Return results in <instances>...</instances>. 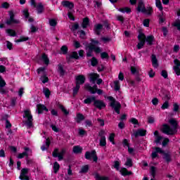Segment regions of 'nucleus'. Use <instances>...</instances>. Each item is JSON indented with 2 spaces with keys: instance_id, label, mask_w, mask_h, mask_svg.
Returning a JSON list of instances; mask_svg holds the SVG:
<instances>
[{
  "instance_id": "f257e3e1",
  "label": "nucleus",
  "mask_w": 180,
  "mask_h": 180,
  "mask_svg": "<svg viewBox=\"0 0 180 180\" xmlns=\"http://www.w3.org/2000/svg\"><path fill=\"white\" fill-rule=\"evenodd\" d=\"M169 123L172 127L167 124H163L161 131L164 134H167V136H174V134L178 133V127H179L178 121L174 118H171L169 120Z\"/></svg>"
},
{
  "instance_id": "f03ea898",
  "label": "nucleus",
  "mask_w": 180,
  "mask_h": 180,
  "mask_svg": "<svg viewBox=\"0 0 180 180\" xmlns=\"http://www.w3.org/2000/svg\"><path fill=\"white\" fill-rule=\"evenodd\" d=\"M91 43H89L86 46V49H88V51L86 53V57H92V53L94 51L96 54H99V53H102V49L99 46H101V42L98 40H95L94 39H90Z\"/></svg>"
},
{
  "instance_id": "7ed1b4c3",
  "label": "nucleus",
  "mask_w": 180,
  "mask_h": 180,
  "mask_svg": "<svg viewBox=\"0 0 180 180\" xmlns=\"http://www.w3.org/2000/svg\"><path fill=\"white\" fill-rule=\"evenodd\" d=\"M92 102H94L93 105L99 110H102V109L106 108V103H105L102 100L96 99V97H95V96H91V97H88L87 98L84 100V103H85L86 105H91Z\"/></svg>"
},
{
  "instance_id": "20e7f679",
  "label": "nucleus",
  "mask_w": 180,
  "mask_h": 180,
  "mask_svg": "<svg viewBox=\"0 0 180 180\" xmlns=\"http://www.w3.org/2000/svg\"><path fill=\"white\" fill-rule=\"evenodd\" d=\"M137 12H141V13H145V15H148V16H151L154 10H153V7L148 6L146 8V4H144V1L143 0H139L138 1V6L136 8Z\"/></svg>"
},
{
  "instance_id": "39448f33",
  "label": "nucleus",
  "mask_w": 180,
  "mask_h": 180,
  "mask_svg": "<svg viewBox=\"0 0 180 180\" xmlns=\"http://www.w3.org/2000/svg\"><path fill=\"white\" fill-rule=\"evenodd\" d=\"M107 99L110 101V106L114 109L116 114L120 115L122 104L119 101H116V99L113 96H108Z\"/></svg>"
},
{
  "instance_id": "423d86ee",
  "label": "nucleus",
  "mask_w": 180,
  "mask_h": 180,
  "mask_svg": "<svg viewBox=\"0 0 180 180\" xmlns=\"http://www.w3.org/2000/svg\"><path fill=\"white\" fill-rule=\"evenodd\" d=\"M59 151L60 149H58V148H54L52 152V157H53V158H58V161H63L64 160V155H65V153H67V150L63 148L60 150V153Z\"/></svg>"
},
{
  "instance_id": "0eeeda50",
  "label": "nucleus",
  "mask_w": 180,
  "mask_h": 180,
  "mask_svg": "<svg viewBox=\"0 0 180 180\" xmlns=\"http://www.w3.org/2000/svg\"><path fill=\"white\" fill-rule=\"evenodd\" d=\"M22 117L26 118L25 124L30 129V127H33V115H32V112L29 110H24V115Z\"/></svg>"
},
{
  "instance_id": "6e6552de",
  "label": "nucleus",
  "mask_w": 180,
  "mask_h": 180,
  "mask_svg": "<svg viewBox=\"0 0 180 180\" xmlns=\"http://www.w3.org/2000/svg\"><path fill=\"white\" fill-rule=\"evenodd\" d=\"M84 158L86 160H89V161L93 159L94 162H98V155H96V150H93L91 152L86 151L85 153Z\"/></svg>"
},
{
  "instance_id": "1a4fd4ad",
  "label": "nucleus",
  "mask_w": 180,
  "mask_h": 180,
  "mask_svg": "<svg viewBox=\"0 0 180 180\" xmlns=\"http://www.w3.org/2000/svg\"><path fill=\"white\" fill-rule=\"evenodd\" d=\"M9 16L10 18L6 22V25L11 26V25H18V23H20L18 20L15 19V13H13V11L9 12Z\"/></svg>"
},
{
  "instance_id": "9d476101",
  "label": "nucleus",
  "mask_w": 180,
  "mask_h": 180,
  "mask_svg": "<svg viewBox=\"0 0 180 180\" xmlns=\"http://www.w3.org/2000/svg\"><path fill=\"white\" fill-rule=\"evenodd\" d=\"M84 89H86V91H88V92H90V94L95 95L98 89V85L94 84L93 86H91V84H87L84 85Z\"/></svg>"
},
{
  "instance_id": "9b49d317",
  "label": "nucleus",
  "mask_w": 180,
  "mask_h": 180,
  "mask_svg": "<svg viewBox=\"0 0 180 180\" xmlns=\"http://www.w3.org/2000/svg\"><path fill=\"white\" fill-rule=\"evenodd\" d=\"M86 78L84 75H79L75 77V84L77 85H84L85 84Z\"/></svg>"
},
{
  "instance_id": "f8f14e48",
  "label": "nucleus",
  "mask_w": 180,
  "mask_h": 180,
  "mask_svg": "<svg viewBox=\"0 0 180 180\" xmlns=\"http://www.w3.org/2000/svg\"><path fill=\"white\" fill-rule=\"evenodd\" d=\"M27 174H29V169L27 168H23L21 169L20 174V179L21 180H29V176H27Z\"/></svg>"
},
{
  "instance_id": "ddd939ff",
  "label": "nucleus",
  "mask_w": 180,
  "mask_h": 180,
  "mask_svg": "<svg viewBox=\"0 0 180 180\" xmlns=\"http://www.w3.org/2000/svg\"><path fill=\"white\" fill-rule=\"evenodd\" d=\"M147 135V130L144 129H138L137 131L134 133V136L136 139H137V137L140 136V137H144V136Z\"/></svg>"
},
{
  "instance_id": "4468645a",
  "label": "nucleus",
  "mask_w": 180,
  "mask_h": 180,
  "mask_svg": "<svg viewBox=\"0 0 180 180\" xmlns=\"http://www.w3.org/2000/svg\"><path fill=\"white\" fill-rule=\"evenodd\" d=\"M37 110L38 112V115L43 114V112H49V108L44 104H37Z\"/></svg>"
},
{
  "instance_id": "2eb2a0df",
  "label": "nucleus",
  "mask_w": 180,
  "mask_h": 180,
  "mask_svg": "<svg viewBox=\"0 0 180 180\" xmlns=\"http://www.w3.org/2000/svg\"><path fill=\"white\" fill-rule=\"evenodd\" d=\"M99 77L101 76L98 73L93 72V73L89 74V79L90 82H91V84H96Z\"/></svg>"
},
{
  "instance_id": "dca6fc26",
  "label": "nucleus",
  "mask_w": 180,
  "mask_h": 180,
  "mask_svg": "<svg viewBox=\"0 0 180 180\" xmlns=\"http://www.w3.org/2000/svg\"><path fill=\"white\" fill-rule=\"evenodd\" d=\"M162 158L165 160L167 164H169L172 161V158L171 157V152H164L162 154Z\"/></svg>"
},
{
  "instance_id": "f3484780",
  "label": "nucleus",
  "mask_w": 180,
  "mask_h": 180,
  "mask_svg": "<svg viewBox=\"0 0 180 180\" xmlns=\"http://www.w3.org/2000/svg\"><path fill=\"white\" fill-rule=\"evenodd\" d=\"M138 40L139 41V44H143L145 46L146 44V34L143 33L141 31L139 32L138 35Z\"/></svg>"
},
{
  "instance_id": "a211bd4d",
  "label": "nucleus",
  "mask_w": 180,
  "mask_h": 180,
  "mask_svg": "<svg viewBox=\"0 0 180 180\" xmlns=\"http://www.w3.org/2000/svg\"><path fill=\"white\" fill-rule=\"evenodd\" d=\"M61 5L64 7V8H68V9H72L74 8V3L70 1H63L61 2Z\"/></svg>"
},
{
  "instance_id": "6ab92c4d",
  "label": "nucleus",
  "mask_w": 180,
  "mask_h": 180,
  "mask_svg": "<svg viewBox=\"0 0 180 180\" xmlns=\"http://www.w3.org/2000/svg\"><path fill=\"white\" fill-rule=\"evenodd\" d=\"M66 58L68 61H70V60H79V56H78V52L72 51L71 54Z\"/></svg>"
},
{
  "instance_id": "aec40b11",
  "label": "nucleus",
  "mask_w": 180,
  "mask_h": 180,
  "mask_svg": "<svg viewBox=\"0 0 180 180\" xmlns=\"http://www.w3.org/2000/svg\"><path fill=\"white\" fill-rule=\"evenodd\" d=\"M120 172L122 176H130V175H133V172H129L126 167L121 168Z\"/></svg>"
},
{
  "instance_id": "412c9836",
  "label": "nucleus",
  "mask_w": 180,
  "mask_h": 180,
  "mask_svg": "<svg viewBox=\"0 0 180 180\" xmlns=\"http://www.w3.org/2000/svg\"><path fill=\"white\" fill-rule=\"evenodd\" d=\"M151 61L153 67H154V68H158V59H157L155 54L151 55Z\"/></svg>"
},
{
  "instance_id": "4be33fe9",
  "label": "nucleus",
  "mask_w": 180,
  "mask_h": 180,
  "mask_svg": "<svg viewBox=\"0 0 180 180\" xmlns=\"http://www.w3.org/2000/svg\"><path fill=\"white\" fill-rule=\"evenodd\" d=\"M103 29V25L102 24H97L94 25V32L97 36H99L101 34V32H102V30Z\"/></svg>"
},
{
  "instance_id": "5701e85b",
  "label": "nucleus",
  "mask_w": 180,
  "mask_h": 180,
  "mask_svg": "<svg viewBox=\"0 0 180 180\" xmlns=\"http://www.w3.org/2000/svg\"><path fill=\"white\" fill-rule=\"evenodd\" d=\"M57 106L59 109H60L65 116H68V115H70V111L67 110L63 104L58 103Z\"/></svg>"
},
{
  "instance_id": "b1692460",
  "label": "nucleus",
  "mask_w": 180,
  "mask_h": 180,
  "mask_svg": "<svg viewBox=\"0 0 180 180\" xmlns=\"http://www.w3.org/2000/svg\"><path fill=\"white\" fill-rule=\"evenodd\" d=\"M81 26L82 29H86L89 26V18L85 17L83 18Z\"/></svg>"
},
{
  "instance_id": "393cba45",
  "label": "nucleus",
  "mask_w": 180,
  "mask_h": 180,
  "mask_svg": "<svg viewBox=\"0 0 180 180\" xmlns=\"http://www.w3.org/2000/svg\"><path fill=\"white\" fill-rule=\"evenodd\" d=\"M58 72L60 74V77H64L65 75V70H64V66L61 63L58 65Z\"/></svg>"
},
{
  "instance_id": "a878e982",
  "label": "nucleus",
  "mask_w": 180,
  "mask_h": 180,
  "mask_svg": "<svg viewBox=\"0 0 180 180\" xmlns=\"http://www.w3.org/2000/svg\"><path fill=\"white\" fill-rule=\"evenodd\" d=\"M41 59L43 60L45 65H49V64H50V59L49 58L47 54L45 53H42Z\"/></svg>"
},
{
  "instance_id": "bb28decb",
  "label": "nucleus",
  "mask_w": 180,
  "mask_h": 180,
  "mask_svg": "<svg viewBox=\"0 0 180 180\" xmlns=\"http://www.w3.org/2000/svg\"><path fill=\"white\" fill-rule=\"evenodd\" d=\"M76 122L79 124L83 120H85V116L81 113H77L75 118Z\"/></svg>"
},
{
  "instance_id": "cd10ccee",
  "label": "nucleus",
  "mask_w": 180,
  "mask_h": 180,
  "mask_svg": "<svg viewBox=\"0 0 180 180\" xmlns=\"http://www.w3.org/2000/svg\"><path fill=\"white\" fill-rule=\"evenodd\" d=\"M154 40L155 39L153 35H149L148 37H146V41H147L148 46H153Z\"/></svg>"
},
{
  "instance_id": "c85d7f7f",
  "label": "nucleus",
  "mask_w": 180,
  "mask_h": 180,
  "mask_svg": "<svg viewBox=\"0 0 180 180\" xmlns=\"http://www.w3.org/2000/svg\"><path fill=\"white\" fill-rule=\"evenodd\" d=\"M37 13L40 15L41 13H43L44 11V6H43V4L39 3L38 5L36 6Z\"/></svg>"
},
{
  "instance_id": "c756f323",
  "label": "nucleus",
  "mask_w": 180,
  "mask_h": 180,
  "mask_svg": "<svg viewBox=\"0 0 180 180\" xmlns=\"http://www.w3.org/2000/svg\"><path fill=\"white\" fill-rule=\"evenodd\" d=\"M84 149L79 146H75L73 147V153L74 154H81V153H82V150Z\"/></svg>"
},
{
  "instance_id": "7c9ffc66",
  "label": "nucleus",
  "mask_w": 180,
  "mask_h": 180,
  "mask_svg": "<svg viewBox=\"0 0 180 180\" xmlns=\"http://www.w3.org/2000/svg\"><path fill=\"white\" fill-rule=\"evenodd\" d=\"M43 94L45 95V98L49 99V98H50V95H51V91H50L49 88L44 87L43 89Z\"/></svg>"
},
{
  "instance_id": "2f4dec72",
  "label": "nucleus",
  "mask_w": 180,
  "mask_h": 180,
  "mask_svg": "<svg viewBox=\"0 0 180 180\" xmlns=\"http://www.w3.org/2000/svg\"><path fill=\"white\" fill-rule=\"evenodd\" d=\"M6 33H8V36L11 37H16V31L12 29H7Z\"/></svg>"
},
{
  "instance_id": "473e14b6",
  "label": "nucleus",
  "mask_w": 180,
  "mask_h": 180,
  "mask_svg": "<svg viewBox=\"0 0 180 180\" xmlns=\"http://www.w3.org/2000/svg\"><path fill=\"white\" fill-rule=\"evenodd\" d=\"M60 53L64 56L68 54V46L67 45H63L60 48Z\"/></svg>"
},
{
  "instance_id": "72a5a7b5",
  "label": "nucleus",
  "mask_w": 180,
  "mask_h": 180,
  "mask_svg": "<svg viewBox=\"0 0 180 180\" xmlns=\"http://www.w3.org/2000/svg\"><path fill=\"white\" fill-rule=\"evenodd\" d=\"M131 74L132 75H140V71L134 66H131Z\"/></svg>"
},
{
  "instance_id": "f704fd0d",
  "label": "nucleus",
  "mask_w": 180,
  "mask_h": 180,
  "mask_svg": "<svg viewBox=\"0 0 180 180\" xmlns=\"http://www.w3.org/2000/svg\"><path fill=\"white\" fill-rule=\"evenodd\" d=\"M115 137H116V134L115 133L110 134L109 137H108V140H109L110 143H112V144H113V146H115V144H116V143L115 142Z\"/></svg>"
},
{
  "instance_id": "c9c22d12",
  "label": "nucleus",
  "mask_w": 180,
  "mask_h": 180,
  "mask_svg": "<svg viewBox=\"0 0 180 180\" xmlns=\"http://www.w3.org/2000/svg\"><path fill=\"white\" fill-rule=\"evenodd\" d=\"M119 11L122 12V13H130L131 12V8L129 7L120 8Z\"/></svg>"
},
{
  "instance_id": "e433bc0d",
  "label": "nucleus",
  "mask_w": 180,
  "mask_h": 180,
  "mask_svg": "<svg viewBox=\"0 0 180 180\" xmlns=\"http://www.w3.org/2000/svg\"><path fill=\"white\" fill-rule=\"evenodd\" d=\"M58 171H60V164L58 163V162H55L53 163V172L54 174H57Z\"/></svg>"
},
{
  "instance_id": "4c0bfd02",
  "label": "nucleus",
  "mask_w": 180,
  "mask_h": 180,
  "mask_svg": "<svg viewBox=\"0 0 180 180\" xmlns=\"http://www.w3.org/2000/svg\"><path fill=\"white\" fill-rule=\"evenodd\" d=\"M39 79L41 81L42 84H47V82H49V77H47V75L46 74H44V75L41 76Z\"/></svg>"
},
{
  "instance_id": "58836bf2",
  "label": "nucleus",
  "mask_w": 180,
  "mask_h": 180,
  "mask_svg": "<svg viewBox=\"0 0 180 180\" xmlns=\"http://www.w3.org/2000/svg\"><path fill=\"white\" fill-rule=\"evenodd\" d=\"M158 18L159 19V24L162 25L165 22V18H164V13L162 12V13L159 14L158 15Z\"/></svg>"
},
{
  "instance_id": "ea45409f",
  "label": "nucleus",
  "mask_w": 180,
  "mask_h": 180,
  "mask_svg": "<svg viewBox=\"0 0 180 180\" xmlns=\"http://www.w3.org/2000/svg\"><path fill=\"white\" fill-rule=\"evenodd\" d=\"M99 63L98 59L96 57H92L91 59V64L92 67H96L97 64Z\"/></svg>"
},
{
  "instance_id": "a19ab883",
  "label": "nucleus",
  "mask_w": 180,
  "mask_h": 180,
  "mask_svg": "<svg viewBox=\"0 0 180 180\" xmlns=\"http://www.w3.org/2000/svg\"><path fill=\"white\" fill-rule=\"evenodd\" d=\"M88 171H89V165H85L84 166L82 167L80 172H82V174H86Z\"/></svg>"
},
{
  "instance_id": "79ce46f5",
  "label": "nucleus",
  "mask_w": 180,
  "mask_h": 180,
  "mask_svg": "<svg viewBox=\"0 0 180 180\" xmlns=\"http://www.w3.org/2000/svg\"><path fill=\"white\" fill-rule=\"evenodd\" d=\"M76 86L73 88V96H76V95H78V91H79V88H81V86L79 84H75Z\"/></svg>"
},
{
  "instance_id": "37998d69",
  "label": "nucleus",
  "mask_w": 180,
  "mask_h": 180,
  "mask_svg": "<svg viewBox=\"0 0 180 180\" xmlns=\"http://www.w3.org/2000/svg\"><path fill=\"white\" fill-rule=\"evenodd\" d=\"M99 146L101 147H105L106 146V137H102L100 139Z\"/></svg>"
},
{
  "instance_id": "c03bdc74",
  "label": "nucleus",
  "mask_w": 180,
  "mask_h": 180,
  "mask_svg": "<svg viewBox=\"0 0 180 180\" xmlns=\"http://www.w3.org/2000/svg\"><path fill=\"white\" fill-rule=\"evenodd\" d=\"M155 6L156 8H158L160 11H162V9H164L161 0H155Z\"/></svg>"
},
{
  "instance_id": "a18cd8bd",
  "label": "nucleus",
  "mask_w": 180,
  "mask_h": 180,
  "mask_svg": "<svg viewBox=\"0 0 180 180\" xmlns=\"http://www.w3.org/2000/svg\"><path fill=\"white\" fill-rule=\"evenodd\" d=\"M101 60H109V53L108 52H102L101 53Z\"/></svg>"
},
{
  "instance_id": "49530a36",
  "label": "nucleus",
  "mask_w": 180,
  "mask_h": 180,
  "mask_svg": "<svg viewBox=\"0 0 180 180\" xmlns=\"http://www.w3.org/2000/svg\"><path fill=\"white\" fill-rule=\"evenodd\" d=\"M79 29V24L78 22H75L74 25H72L70 30L72 32H75Z\"/></svg>"
},
{
  "instance_id": "de8ad7c7",
  "label": "nucleus",
  "mask_w": 180,
  "mask_h": 180,
  "mask_svg": "<svg viewBox=\"0 0 180 180\" xmlns=\"http://www.w3.org/2000/svg\"><path fill=\"white\" fill-rule=\"evenodd\" d=\"M125 165L127 167H129V168L133 167V160H131V158H127Z\"/></svg>"
},
{
  "instance_id": "09e8293b",
  "label": "nucleus",
  "mask_w": 180,
  "mask_h": 180,
  "mask_svg": "<svg viewBox=\"0 0 180 180\" xmlns=\"http://www.w3.org/2000/svg\"><path fill=\"white\" fill-rule=\"evenodd\" d=\"M27 40H29V37H20L15 41L16 43H22V41H27Z\"/></svg>"
},
{
  "instance_id": "8fccbe9b",
  "label": "nucleus",
  "mask_w": 180,
  "mask_h": 180,
  "mask_svg": "<svg viewBox=\"0 0 180 180\" xmlns=\"http://www.w3.org/2000/svg\"><path fill=\"white\" fill-rule=\"evenodd\" d=\"M174 27H176L177 30L180 32V20H176L173 24Z\"/></svg>"
},
{
  "instance_id": "3c124183",
  "label": "nucleus",
  "mask_w": 180,
  "mask_h": 180,
  "mask_svg": "<svg viewBox=\"0 0 180 180\" xmlns=\"http://www.w3.org/2000/svg\"><path fill=\"white\" fill-rule=\"evenodd\" d=\"M22 15L25 16V19H29V17L30 16V13H29V10L27 8H25L22 11Z\"/></svg>"
},
{
  "instance_id": "603ef678",
  "label": "nucleus",
  "mask_w": 180,
  "mask_h": 180,
  "mask_svg": "<svg viewBox=\"0 0 180 180\" xmlns=\"http://www.w3.org/2000/svg\"><path fill=\"white\" fill-rule=\"evenodd\" d=\"M169 108V102L168 101H166L161 106V109L162 110H165V109H168Z\"/></svg>"
},
{
  "instance_id": "864d4df0",
  "label": "nucleus",
  "mask_w": 180,
  "mask_h": 180,
  "mask_svg": "<svg viewBox=\"0 0 180 180\" xmlns=\"http://www.w3.org/2000/svg\"><path fill=\"white\" fill-rule=\"evenodd\" d=\"M114 85L115 91H120V84L119 83V81L114 82Z\"/></svg>"
},
{
  "instance_id": "5fc2aeb1",
  "label": "nucleus",
  "mask_w": 180,
  "mask_h": 180,
  "mask_svg": "<svg viewBox=\"0 0 180 180\" xmlns=\"http://www.w3.org/2000/svg\"><path fill=\"white\" fill-rule=\"evenodd\" d=\"M49 25L53 27H56L57 26V20L56 19H50L49 20Z\"/></svg>"
},
{
  "instance_id": "6e6d98bb",
  "label": "nucleus",
  "mask_w": 180,
  "mask_h": 180,
  "mask_svg": "<svg viewBox=\"0 0 180 180\" xmlns=\"http://www.w3.org/2000/svg\"><path fill=\"white\" fill-rule=\"evenodd\" d=\"M113 167L117 169V171H119V169H120V162L117 160L114 161Z\"/></svg>"
},
{
  "instance_id": "4d7b16f0",
  "label": "nucleus",
  "mask_w": 180,
  "mask_h": 180,
  "mask_svg": "<svg viewBox=\"0 0 180 180\" xmlns=\"http://www.w3.org/2000/svg\"><path fill=\"white\" fill-rule=\"evenodd\" d=\"M165 152V150H162L161 148L160 147H156L155 148V153H159V154H164V153Z\"/></svg>"
},
{
  "instance_id": "13d9d810",
  "label": "nucleus",
  "mask_w": 180,
  "mask_h": 180,
  "mask_svg": "<svg viewBox=\"0 0 180 180\" xmlns=\"http://www.w3.org/2000/svg\"><path fill=\"white\" fill-rule=\"evenodd\" d=\"M143 24L145 27H150V19L148 18L144 19Z\"/></svg>"
},
{
  "instance_id": "bf43d9fd",
  "label": "nucleus",
  "mask_w": 180,
  "mask_h": 180,
  "mask_svg": "<svg viewBox=\"0 0 180 180\" xmlns=\"http://www.w3.org/2000/svg\"><path fill=\"white\" fill-rule=\"evenodd\" d=\"M122 146L123 147H129L130 146V143H129V140H127V139H124L122 140Z\"/></svg>"
},
{
  "instance_id": "052dcab7",
  "label": "nucleus",
  "mask_w": 180,
  "mask_h": 180,
  "mask_svg": "<svg viewBox=\"0 0 180 180\" xmlns=\"http://www.w3.org/2000/svg\"><path fill=\"white\" fill-rule=\"evenodd\" d=\"M155 172H156L155 167L152 166L150 167V174L152 175L153 179L155 178Z\"/></svg>"
},
{
  "instance_id": "680f3d73",
  "label": "nucleus",
  "mask_w": 180,
  "mask_h": 180,
  "mask_svg": "<svg viewBox=\"0 0 180 180\" xmlns=\"http://www.w3.org/2000/svg\"><path fill=\"white\" fill-rule=\"evenodd\" d=\"M168 143H169V139L165 138L163 139V141L162 142V147H166L168 145Z\"/></svg>"
},
{
  "instance_id": "e2e57ef3",
  "label": "nucleus",
  "mask_w": 180,
  "mask_h": 180,
  "mask_svg": "<svg viewBox=\"0 0 180 180\" xmlns=\"http://www.w3.org/2000/svg\"><path fill=\"white\" fill-rule=\"evenodd\" d=\"M162 31L164 37H167V34H168V28H167V27H162Z\"/></svg>"
},
{
  "instance_id": "0e129e2a",
  "label": "nucleus",
  "mask_w": 180,
  "mask_h": 180,
  "mask_svg": "<svg viewBox=\"0 0 180 180\" xmlns=\"http://www.w3.org/2000/svg\"><path fill=\"white\" fill-rule=\"evenodd\" d=\"M161 75L163 77V78H165V79H167V78H168V72H167L165 70H163L161 72Z\"/></svg>"
},
{
  "instance_id": "69168bd1",
  "label": "nucleus",
  "mask_w": 180,
  "mask_h": 180,
  "mask_svg": "<svg viewBox=\"0 0 180 180\" xmlns=\"http://www.w3.org/2000/svg\"><path fill=\"white\" fill-rule=\"evenodd\" d=\"M44 71H46L45 67H40L37 70V72L38 75L41 74V72H44Z\"/></svg>"
},
{
  "instance_id": "338daca9",
  "label": "nucleus",
  "mask_w": 180,
  "mask_h": 180,
  "mask_svg": "<svg viewBox=\"0 0 180 180\" xmlns=\"http://www.w3.org/2000/svg\"><path fill=\"white\" fill-rule=\"evenodd\" d=\"M116 18L118 22H121V23H124V17H123L122 15H117Z\"/></svg>"
},
{
  "instance_id": "774afa93",
  "label": "nucleus",
  "mask_w": 180,
  "mask_h": 180,
  "mask_svg": "<svg viewBox=\"0 0 180 180\" xmlns=\"http://www.w3.org/2000/svg\"><path fill=\"white\" fill-rule=\"evenodd\" d=\"M174 63L175 65L174 67L180 68V60L179 59H174Z\"/></svg>"
}]
</instances>
